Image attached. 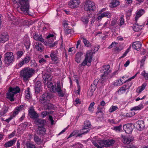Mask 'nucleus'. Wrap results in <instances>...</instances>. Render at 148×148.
<instances>
[{
    "mask_svg": "<svg viewBox=\"0 0 148 148\" xmlns=\"http://www.w3.org/2000/svg\"><path fill=\"white\" fill-rule=\"evenodd\" d=\"M14 3H17L18 6L20 7V9L24 14H29V0H12Z\"/></svg>",
    "mask_w": 148,
    "mask_h": 148,
    "instance_id": "f257e3e1",
    "label": "nucleus"
},
{
    "mask_svg": "<svg viewBox=\"0 0 148 148\" xmlns=\"http://www.w3.org/2000/svg\"><path fill=\"white\" fill-rule=\"evenodd\" d=\"M34 71V70L32 68L25 67L20 71V75L23 78V80H27L32 77Z\"/></svg>",
    "mask_w": 148,
    "mask_h": 148,
    "instance_id": "f03ea898",
    "label": "nucleus"
},
{
    "mask_svg": "<svg viewBox=\"0 0 148 148\" xmlns=\"http://www.w3.org/2000/svg\"><path fill=\"white\" fill-rule=\"evenodd\" d=\"M20 90V88L17 86L14 87H10L8 92L6 94L7 98L10 101H14V95L19 92Z\"/></svg>",
    "mask_w": 148,
    "mask_h": 148,
    "instance_id": "7ed1b4c3",
    "label": "nucleus"
},
{
    "mask_svg": "<svg viewBox=\"0 0 148 148\" xmlns=\"http://www.w3.org/2000/svg\"><path fill=\"white\" fill-rule=\"evenodd\" d=\"M95 52H92V50L87 51L86 53L85 59L82 63L79 65V66H85L87 65V62L90 63L92 58V55Z\"/></svg>",
    "mask_w": 148,
    "mask_h": 148,
    "instance_id": "20e7f679",
    "label": "nucleus"
},
{
    "mask_svg": "<svg viewBox=\"0 0 148 148\" xmlns=\"http://www.w3.org/2000/svg\"><path fill=\"white\" fill-rule=\"evenodd\" d=\"M96 8L95 4L92 1L86 0L85 2L84 9L86 11L91 12L94 10Z\"/></svg>",
    "mask_w": 148,
    "mask_h": 148,
    "instance_id": "39448f33",
    "label": "nucleus"
},
{
    "mask_svg": "<svg viewBox=\"0 0 148 148\" xmlns=\"http://www.w3.org/2000/svg\"><path fill=\"white\" fill-rule=\"evenodd\" d=\"M62 87V86H61L60 82H58L56 85L55 84V85L52 91L54 92H57L59 97H63L64 96V94L63 93L62 90L61 89Z\"/></svg>",
    "mask_w": 148,
    "mask_h": 148,
    "instance_id": "423d86ee",
    "label": "nucleus"
},
{
    "mask_svg": "<svg viewBox=\"0 0 148 148\" xmlns=\"http://www.w3.org/2000/svg\"><path fill=\"white\" fill-rule=\"evenodd\" d=\"M13 53L12 52H7L4 54V62L7 65L10 64L14 61Z\"/></svg>",
    "mask_w": 148,
    "mask_h": 148,
    "instance_id": "0eeeda50",
    "label": "nucleus"
},
{
    "mask_svg": "<svg viewBox=\"0 0 148 148\" xmlns=\"http://www.w3.org/2000/svg\"><path fill=\"white\" fill-rule=\"evenodd\" d=\"M50 97V94L47 92L45 93L40 97L39 102L41 104H44L49 101Z\"/></svg>",
    "mask_w": 148,
    "mask_h": 148,
    "instance_id": "6e6552de",
    "label": "nucleus"
},
{
    "mask_svg": "<svg viewBox=\"0 0 148 148\" xmlns=\"http://www.w3.org/2000/svg\"><path fill=\"white\" fill-rule=\"evenodd\" d=\"M80 3V0H71L68 5L71 8L75 9L79 7Z\"/></svg>",
    "mask_w": 148,
    "mask_h": 148,
    "instance_id": "1a4fd4ad",
    "label": "nucleus"
},
{
    "mask_svg": "<svg viewBox=\"0 0 148 148\" xmlns=\"http://www.w3.org/2000/svg\"><path fill=\"white\" fill-rule=\"evenodd\" d=\"M29 113L30 118L33 119H36L39 116L38 114L35 111L33 107L30 108Z\"/></svg>",
    "mask_w": 148,
    "mask_h": 148,
    "instance_id": "9d476101",
    "label": "nucleus"
},
{
    "mask_svg": "<svg viewBox=\"0 0 148 148\" xmlns=\"http://www.w3.org/2000/svg\"><path fill=\"white\" fill-rule=\"evenodd\" d=\"M31 57L29 55H27L18 64V66L21 67L24 64H27L31 60Z\"/></svg>",
    "mask_w": 148,
    "mask_h": 148,
    "instance_id": "9b49d317",
    "label": "nucleus"
},
{
    "mask_svg": "<svg viewBox=\"0 0 148 148\" xmlns=\"http://www.w3.org/2000/svg\"><path fill=\"white\" fill-rule=\"evenodd\" d=\"M132 82H130L127 85H123L119 90L118 91V92L119 93H120L121 94L125 93L127 89L130 88V87L132 86Z\"/></svg>",
    "mask_w": 148,
    "mask_h": 148,
    "instance_id": "f8f14e48",
    "label": "nucleus"
},
{
    "mask_svg": "<svg viewBox=\"0 0 148 148\" xmlns=\"http://www.w3.org/2000/svg\"><path fill=\"white\" fill-rule=\"evenodd\" d=\"M132 126L131 124H128L123 125V129L127 134H129L132 132L133 130Z\"/></svg>",
    "mask_w": 148,
    "mask_h": 148,
    "instance_id": "ddd939ff",
    "label": "nucleus"
},
{
    "mask_svg": "<svg viewBox=\"0 0 148 148\" xmlns=\"http://www.w3.org/2000/svg\"><path fill=\"white\" fill-rule=\"evenodd\" d=\"M115 141L112 139L105 140H101V143H103V146L104 145L106 147H109L112 145L113 144Z\"/></svg>",
    "mask_w": 148,
    "mask_h": 148,
    "instance_id": "4468645a",
    "label": "nucleus"
},
{
    "mask_svg": "<svg viewBox=\"0 0 148 148\" xmlns=\"http://www.w3.org/2000/svg\"><path fill=\"white\" fill-rule=\"evenodd\" d=\"M136 128L139 130H141L145 127L143 121L139 120L137 121L135 124Z\"/></svg>",
    "mask_w": 148,
    "mask_h": 148,
    "instance_id": "2eb2a0df",
    "label": "nucleus"
},
{
    "mask_svg": "<svg viewBox=\"0 0 148 148\" xmlns=\"http://www.w3.org/2000/svg\"><path fill=\"white\" fill-rule=\"evenodd\" d=\"M42 75L44 83H45L46 82L50 81L52 79L51 75L49 74L45 73L43 72Z\"/></svg>",
    "mask_w": 148,
    "mask_h": 148,
    "instance_id": "dca6fc26",
    "label": "nucleus"
},
{
    "mask_svg": "<svg viewBox=\"0 0 148 148\" xmlns=\"http://www.w3.org/2000/svg\"><path fill=\"white\" fill-rule=\"evenodd\" d=\"M123 142L124 144H129L133 140V138L131 137H127L122 136Z\"/></svg>",
    "mask_w": 148,
    "mask_h": 148,
    "instance_id": "f3484780",
    "label": "nucleus"
},
{
    "mask_svg": "<svg viewBox=\"0 0 148 148\" xmlns=\"http://www.w3.org/2000/svg\"><path fill=\"white\" fill-rule=\"evenodd\" d=\"M41 84L40 81H37L35 84V93H39L40 91Z\"/></svg>",
    "mask_w": 148,
    "mask_h": 148,
    "instance_id": "a211bd4d",
    "label": "nucleus"
},
{
    "mask_svg": "<svg viewBox=\"0 0 148 148\" xmlns=\"http://www.w3.org/2000/svg\"><path fill=\"white\" fill-rule=\"evenodd\" d=\"M44 126H38V130L37 131L38 134L42 135H43L46 132V129Z\"/></svg>",
    "mask_w": 148,
    "mask_h": 148,
    "instance_id": "6ab92c4d",
    "label": "nucleus"
},
{
    "mask_svg": "<svg viewBox=\"0 0 148 148\" xmlns=\"http://www.w3.org/2000/svg\"><path fill=\"white\" fill-rule=\"evenodd\" d=\"M16 138H14L12 140L6 142L4 145L6 148L12 146L16 141Z\"/></svg>",
    "mask_w": 148,
    "mask_h": 148,
    "instance_id": "aec40b11",
    "label": "nucleus"
},
{
    "mask_svg": "<svg viewBox=\"0 0 148 148\" xmlns=\"http://www.w3.org/2000/svg\"><path fill=\"white\" fill-rule=\"evenodd\" d=\"M108 74L107 73H103L101 76L100 81L101 83L103 84L106 82L108 78Z\"/></svg>",
    "mask_w": 148,
    "mask_h": 148,
    "instance_id": "412c9836",
    "label": "nucleus"
},
{
    "mask_svg": "<svg viewBox=\"0 0 148 148\" xmlns=\"http://www.w3.org/2000/svg\"><path fill=\"white\" fill-rule=\"evenodd\" d=\"M50 57L53 61L56 63L58 62L59 60L58 57L56 56L54 51H52L50 54Z\"/></svg>",
    "mask_w": 148,
    "mask_h": 148,
    "instance_id": "4be33fe9",
    "label": "nucleus"
},
{
    "mask_svg": "<svg viewBox=\"0 0 148 148\" xmlns=\"http://www.w3.org/2000/svg\"><path fill=\"white\" fill-rule=\"evenodd\" d=\"M83 53L82 52H78L77 53L75 56V61L78 63L80 62Z\"/></svg>",
    "mask_w": 148,
    "mask_h": 148,
    "instance_id": "5701e85b",
    "label": "nucleus"
},
{
    "mask_svg": "<svg viewBox=\"0 0 148 148\" xmlns=\"http://www.w3.org/2000/svg\"><path fill=\"white\" fill-rule=\"evenodd\" d=\"M141 46L140 43L138 41H136L133 42L132 45L133 47L137 51H139Z\"/></svg>",
    "mask_w": 148,
    "mask_h": 148,
    "instance_id": "b1692460",
    "label": "nucleus"
},
{
    "mask_svg": "<svg viewBox=\"0 0 148 148\" xmlns=\"http://www.w3.org/2000/svg\"><path fill=\"white\" fill-rule=\"evenodd\" d=\"M120 4L119 0H112L110 5V7L111 8H115Z\"/></svg>",
    "mask_w": 148,
    "mask_h": 148,
    "instance_id": "393cba45",
    "label": "nucleus"
},
{
    "mask_svg": "<svg viewBox=\"0 0 148 148\" xmlns=\"http://www.w3.org/2000/svg\"><path fill=\"white\" fill-rule=\"evenodd\" d=\"M110 68V65H106L103 66L102 69L101 70V73L103 72V73H107L108 74L110 71V70H109Z\"/></svg>",
    "mask_w": 148,
    "mask_h": 148,
    "instance_id": "a878e982",
    "label": "nucleus"
},
{
    "mask_svg": "<svg viewBox=\"0 0 148 148\" xmlns=\"http://www.w3.org/2000/svg\"><path fill=\"white\" fill-rule=\"evenodd\" d=\"M8 39V36L5 34H3L0 35V42H4L7 41Z\"/></svg>",
    "mask_w": 148,
    "mask_h": 148,
    "instance_id": "bb28decb",
    "label": "nucleus"
},
{
    "mask_svg": "<svg viewBox=\"0 0 148 148\" xmlns=\"http://www.w3.org/2000/svg\"><path fill=\"white\" fill-rule=\"evenodd\" d=\"M34 142L38 145H40L43 143L42 140L36 134L34 136Z\"/></svg>",
    "mask_w": 148,
    "mask_h": 148,
    "instance_id": "cd10ccee",
    "label": "nucleus"
},
{
    "mask_svg": "<svg viewBox=\"0 0 148 148\" xmlns=\"http://www.w3.org/2000/svg\"><path fill=\"white\" fill-rule=\"evenodd\" d=\"M35 48L38 51L40 52L42 51L44 49V47L41 43L39 42L36 43L35 45Z\"/></svg>",
    "mask_w": 148,
    "mask_h": 148,
    "instance_id": "c85d7f7f",
    "label": "nucleus"
},
{
    "mask_svg": "<svg viewBox=\"0 0 148 148\" xmlns=\"http://www.w3.org/2000/svg\"><path fill=\"white\" fill-rule=\"evenodd\" d=\"M34 38L35 40L39 41L42 42H44L43 39L42 38V35H40V36L36 33H35V35L34 36Z\"/></svg>",
    "mask_w": 148,
    "mask_h": 148,
    "instance_id": "c756f323",
    "label": "nucleus"
},
{
    "mask_svg": "<svg viewBox=\"0 0 148 148\" xmlns=\"http://www.w3.org/2000/svg\"><path fill=\"white\" fill-rule=\"evenodd\" d=\"M88 127L84 125L82 129L80 130L81 132L82 133L80 134H78L77 136H80L82 134H84L88 132L89 130L88 128Z\"/></svg>",
    "mask_w": 148,
    "mask_h": 148,
    "instance_id": "7c9ffc66",
    "label": "nucleus"
},
{
    "mask_svg": "<svg viewBox=\"0 0 148 148\" xmlns=\"http://www.w3.org/2000/svg\"><path fill=\"white\" fill-rule=\"evenodd\" d=\"M145 13L144 10L141 9L138 11L136 14L135 18V21H136L138 18L141 16Z\"/></svg>",
    "mask_w": 148,
    "mask_h": 148,
    "instance_id": "2f4dec72",
    "label": "nucleus"
},
{
    "mask_svg": "<svg viewBox=\"0 0 148 148\" xmlns=\"http://www.w3.org/2000/svg\"><path fill=\"white\" fill-rule=\"evenodd\" d=\"M101 141H93L92 140V143L95 146L98 148H102L101 147L103 146V143H101Z\"/></svg>",
    "mask_w": 148,
    "mask_h": 148,
    "instance_id": "473e14b6",
    "label": "nucleus"
},
{
    "mask_svg": "<svg viewBox=\"0 0 148 148\" xmlns=\"http://www.w3.org/2000/svg\"><path fill=\"white\" fill-rule=\"evenodd\" d=\"M81 39L83 40V42L85 46L87 47H91L92 45L88 40L84 37H82Z\"/></svg>",
    "mask_w": 148,
    "mask_h": 148,
    "instance_id": "72a5a7b5",
    "label": "nucleus"
},
{
    "mask_svg": "<svg viewBox=\"0 0 148 148\" xmlns=\"http://www.w3.org/2000/svg\"><path fill=\"white\" fill-rule=\"evenodd\" d=\"M44 104H45L44 109L46 110L53 109L54 108L53 105L51 103L47 102Z\"/></svg>",
    "mask_w": 148,
    "mask_h": 148,
    "instance_id": "f704fd0d",
    "label": "nucleus"
},
{
    "mask_svg": "<svg viewBox=\"0 0 148 148\" xmlns=\"http://www.w3.org/2000/svg\"><path fill=\"white\" fill-rule=\"evenodd\" d=\"M45 122V120L38 119L36 120V123L38 126L40 125V126H43Z\"/></svg>",
    "mask_w": 148,
    "mask_h": 148,
    "instance_id": "c9c22d12",
    "label": "nucleus"
},
{
    "mask_svg": "<svg viewBox=\"0 0 148 148\" xmlns=\"http://www.w3.org/2000/svg\"><path fill=\"white\" fill-rule=\"evenodd\" d=\"M23 107V106L22 105L16 108L15 110V111L13 113L12 115V116H13V117H14L17 115L18 114V112L20 111L21 110H22Z\"/></svg>",
    "mask_w": 148,
    "mask_h": 148,
    "instance_id": "e433bc0d",
    "label": "nucleus"
},
{
    "mask_svg": "<svg viewBox=\"0 0 148 148\" xmlns=\"http://www.w3.org/2000/svg\"><path fill=\"white\" fill-rule=\"evenodd\" d=\"M142 25H139L138 24H135V25L133 26L132 28L135 32H137L142 29Z\"/></svg>",
    "mask_w": 148,
    "mask_h": 148,
    "instance_id": "4c0bfd02",
    "label": "nucleus"
},
{
    "mask_svg": "<svg viewBox=\"0 0 148 148\" xmlns=\"http://www.w3.org/2000/svg\"><path fill=\"white\" fill-rule=\"evenodd\" d=\"M147 84L145 83L142 84L141 86L139 87L136 90L137 92L140 93L145 88V87L147 86Z\"/></svg>",
    "mask_w": 148,
    "mask_h": 148,
    "instance_id": "58836bf2",
    "label": "nucleus"
},
{
    "mask_svg": "<svg viewBox=\"0 0 148 148\" xmlns=\"http://www.w3.org/2000/svg\"><path fill=\"white\" fill-rule=\"evenodd\" d=\"M25 97L27 99H29L32 97V95L30 91V88H28L27 90H25Z\"/></svg>",
    "mask_w": 148,
    "mask_h": 148,
    "instance_id": "ea45409f",
    "label": "nucleus"
},
{
    "mask_svg": "<svg viewBox=\"0 0 148 148\" xmlns=\"http://www.w3.org/2000/svg\"><path fill=\"white\" fill-rule=\"evenodd\" d=\"M143 108V105L142 104H140L139 105L137 106H136L133 107L131 109V110H140L141 108Z\"/></svg>",
    "mask_w": 148,
    "mask_h": 148,
    "instance_id": "a19ab883",
    "label": "nucleus"
},
{
    "mask_svg": "<svg viewBox=\"0 0 148 148\" xmlns=\"http://www.w3.org/2000/svg\"><path fill=\"white\" fill-rule=\"evenodd\" d=\"M45 85H47V86L48 88H51L52 89V90H53V87H54V85H53V83L50 82V81L46 82L45 83H44Z\"/></svg>",
    "mask_w": 148,
    "mask_h": 148,
    "instance_id": "79ce46f5",
    "label": "nucleus"
},
{
    "mask_svg": "<svg viewBox=\"0 0 148 148\" xmlns=\"http://www.w3.org/2000/svg\"><path fill=\"white\" fill-rule=\"evenodd\" d=\"M79 131L78 130H75L73 131V132L71 133L68 137V138H70L73 136H78V135L79 134H78Z\"/></svg>",
    "mask_w": 148,
    "mask_h": 148,
    "instance_id": "37998d69",
    "label": "nucleus"
},
{
    "mask_svg": "<svg viewBox=\"0 0 148 148\" xmlns=\"http://www.w3.org/2000/svg\"><path fill=\"white\" fill-rule=\"evenodd\" d=\"M89 17L87 16H84L81 18V20L85 24H87L89 21Z\"/></svg>",
    "mask_w": 148,
    "mask_h": 148,
    "instance_id": "c03bdc74",
    "label": "nucleus"
},
{
    "mask_svg": "<svg viewBox=\"0 0 148 148\" xmlns=\"http://www.w3.org/2000/svg\"><path fill=\"white\" fill-rule=\"evenodd\" d=\"M26 145L27 148H36L35 145L30 143L29 142H27Z\"/></svg>",
    "mask_w": 148,
    "mask_h": 148,
    "instance_id": "a18cd8bd",
    "label": "nucleus"
},
{
    "mask_svg": "<svg viewBox=\"0 0 148 148\" xmlns=\"http://www.w3.org/2000/svg\"><path fill=\"white\" fill-rule=\"evenodd\" d=\"M27 125L25 123H23L19 126L18 127L19 130L22 131L25 130L26 129Z\"/></svg>",
    "mask_w": 148,
    "mask_h": 148,
    "instance_id": "49530a36",
    "label": "nucleus"
},
{
    "mask_svg": "<svg viewBox=\"0 0 148 148\" xmlns=\"http://www.w3.org/2000/svg\"><path fill=\"white\" fill-rule=\"evenodd\" d=\"M118 109V108L117 106H112L109 109V112H110L111 113L116 110Z\"/></svg>",
    "mask_w": 148,
    "mask_h": 148,
    "instance_id": "de8ad7c7",
    "label": "nucleus"
},
{
    "mask_svg": "<svg viewBox=\"0 0 148 148\" xmlns=\"http://www.w3.org/2000/svg\"><path fill=\"white\" fill-rule=\"evenodd\" d=\"M95 103L94 102H92L90 103L89 106L88 108V110L92 112L94 109L93 106L94 105Z\"/></svg>",
    "mask_w": 148,
    "mask_h": 148,
    "instance_id": "09e8293b",
    "label": "nucleus"
},
{
    "mask_svg": "<svg viewBox=\"0 0 148 148\" xmlns=\"http://www.w3.org/2000/svg\"><path fill=\"white\" fill-rule=\"evenodd\" d=\"M121 127L122 125H120L118 126L114 127L113 130L116 131L120 132L121 130Z\"/></svg>",
    "mask_w": 148,
    "mask_h": 148,
    "instance_id": "8fccbe9b",
    "label": "nucleus"
},
{
    "mask_svg": "<svg viewBox=\"0 0 148 148\" xmlns=\"http://www.w3.org/2000/svg\"><path fill=\"white\" fill-rule=\"evenodd\" d=\"M102 14L104 17H107L108 18H110L111 16L110 14L107 12H104Z\"/></svg>",
    "mask_w": 148,
    "mask_h": 148,
    "instance_id": "3c124183",
    "label": "nucleus"
},
{
    "mask_svg": "<svg viewBox=\"0 0 148 148\" xmlns=\"http://www.w3.org/2000/svg\"><path fill=\"white\" fill-rule=\"evenodd\" d=\"M23 51H18L16 53L17 58L18 59L21 58L23 55Z\"/></svg>",
    "mask_w": 148,
    "mask_h": 148,
    "instance_id": "603ef678",
    "label": "nucleus"
},
{
    "mask_svg": "<svg viewBox=\"0 0 148 148\" xmlns=\"http://www.w3.org/2000/svg\"><path fill=\"white\" fill-rule=\"evenodd\" d=\"M141 75L145 77V79H148V73H146L145 71L142 73Z\"/></svg>",
    "mask_w": 148,
    "mask_h": 148,
    "instance_id": "864d4df0",
    "label": "nucleus"
},
{
    "mask_svg": "<svg viewBox=\"0 0 148 148\" xmlns=\"http://www.w3.org/2000/svg\"><path fill=\"white\" fill-rule=\"evenodd\" d=\"M122 84L123 82L121 80L119 79L116 81V82L114 83V84L116 86H118L119 85H120Z\"/></svg>",
    "mask_w": 148,
    "mask_h": 148,
    "instance_id": "5fc2aeb1",
    "label": "nucleus"
},
{
    "mask_svg": "<svg viewBox=\"0 0 148 148\" xmlns=\"http://www.w3.org/2000/svg\"><path fill=\"white\" fill-rule=\"evenodd\" d=\"M84 125L87 127H90L91 126L90 123L89 121H86L84 123Z\"/></svg>",
    "mask_w": 148,
    "mask_h": 148,
    "instance_id": "6e6d98bb",
    "label": "nucleus"
},
{
    "mask_svg": "<svg viewBox=\"0 0 148 148\" xmlns=\"http://www.w3.org/2000/svg\"><path fill=\"white\" fill-rule=\"evenodd\" d=\"M9 108L5 107L3 108V110L1 112L3 115L5 114L8 111Z\"/></svg>",
    "mask_w": 148,
    "mask_h": 148,
    "instance_id": "4d7b16f0",
    "label": "nucleus"
},
{
    "mask_svg": "<svg viewBox=\"0 0 148 148\" xmlns=\"http://www.w3.org/2000/svg\"><path fill=\"white\" fill-rule=\"evenodd\" d=\"M57 44V42H55L52 43H49L48 44V46L50 48H52L55 47Z\"/></svg>",
    "mask_w": 148,
    "mask_h": 148,
    "instance_id": "13d9d810",
    "label": "nucleus"
},
{
    "mask_svg": "<svg viewBox=\"0 0 148 148\" xmlns=\"http://www.w3.org/2000/svg\"><path fill=\"white\" fill-rule=\"evenodd\" d=\"M96 88L97 86L94 84H91V86L90 87V90L94 91L96 90Z\"/></svg>",
    "mask_w": 148,
    "mask_h": 148,
    "instance_id": "bf43d9fd",
    "label": "nucleus"
},
{
    "mask_svg": "<svg viewBox=\"0 0 148 148\" xmlns=\"http://www.w3.org/2000/svg\"><path fill=\"white\" fill-rule=\"evenodd\" d=\"M64 33L66 34H69L71 32V29L66 28L64 30Z\"/></svg>",
    "mask_w": 148,
    "mask_h": 148,
    "instance_id": "052dcab7",
    "label": "nucleus"
},
{
    "mask_svg": "<svg viewBox=\"0 0 148 148\" xmlns=\"http://www.w3.org/2000/svg\"><path fill=\"white\" fill-rule=\"evenodd\" d=\"M94 91L90 90L89 91H88V95L89 97H91L92 96L93 94Z\"/></svg>",
    "mask_w": 148,
    "mask_h": 148,
    "instance_id": "680f3d73",
    "label": "nucleus"
},
{
    "mask_svg": "<svg viewBox=\"0 0 148 148\" xmlns=\"http://www.w3.org/2000/svg\"><path fill=\"white\" fill-rule=\"evenodd\" d=\"M124 22V18L123 17H121L120 18V24H119V25L120 26L123 25Z\"/></svg>",
    "mask_w": 148,
    "mask_h": 148,
    "instance_id": "e2e57ef3",
    "label": "nucleus"
},
{
    "mask_svg": "<svg viewBox=\"0 0 148 148\" xmlns=\"http://www.w3.org/2000/svg\"><path fill=\"white\" fill-rule=\"evenodd\" d=\"M116 42H113L110 45L108 48L109 49H111L113 47L116 46Z\"/></svg>",
    "mask_w": 148,
    "mask_h": 148,
    "instance_id": "0e129e2a",
    "label": "nucleus"
},
{
    "mask_svg": "<svg viewBox=\"0 0 148 148\" xmlns=\"http://www.w3.org/2000/svg\"><path fill=\"white\" fill-rule=\"evenodd\" d=\"M46 71L48 73H50L53 71V70L50 67L47 66L46 68Z\"/></svg>",
    "mask_w": 148,
    "mask_h": 148,
    "instance_id": "69168bd1",
    "label": "nucleus"
},
{
    "mask_svg": "<svg viewBox=\"0 0 148 148\" xmlns=\"http://www.w3.org/2000/svg\"><path fill=\"white\" fill-rule=\"evenodd\" d=\"M48 113L47 111H43L42 112L41 116L42 117H44L47 115Z\"/></svg>",
    "mask_w": 148,
    "mask_h": 148,
    "instance_id": "338daca9",
    "label": "nucleus"
},
{
    "mask_svg": "<svg viewBox=\"0 0 148 148\" xmlns=\"http://www.w3.org/2000/svg\"><path fill=\"white\" fill-rule=\"evenodd\" d=\"M46 62V60L43 58H41L39 61V62L40 64H43Z\"/></svg>",
    "mask_w": 148,
    "mask_h": 148,
    "instance_id": "774afa93",
    "label": "nucleus"
}]
</instances>
